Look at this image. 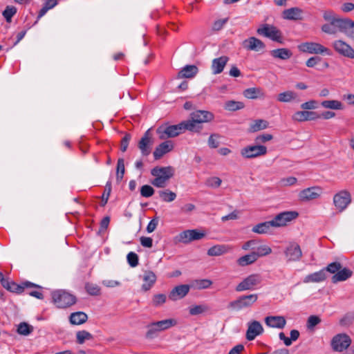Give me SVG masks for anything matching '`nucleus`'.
Returning a JSON list of instances; mask_svg holds the SVG:
<instances>
[{
  "mask_svg": "<svg viewBox=\"0 0 354 354\" xmlns=\"http://www.w3.org/2000/svg\"><path fill=\"white\" fill-rule=\"evenodd\" d=\"M317 102L315 100H310L301 104V108L304 110L315 109L317 107Z\"/></svg>",
  "mask_w": 354,
  "mask_h": 354,
  "instance_id": "64",
  "label": "nucleus"
},
{
  "mask_svg": "<svg viewBox=\"0 0 354 354\" xmlns=\"http://www.w3.org/2000/svg\"><path fill=\"white\" fill-rule=\"evenodd\" d=\"M351 339L346 334H338L331 341V346L335 351L342 352L346 350L351 344Z\"/></svg>",
  "mask_w": 354,
  "mask_h": 354,
  "instance_id": "13",
  "label": "nucleus"
},
{
  "mask_svg": "<svg viewBox=\"0 0 354 354\" xmlns=\"http://www.w3.org/2000/svg\"><path fill=\"white\" fill-rule=\"evenodd\" d=\"M244 106L243 102L234 100H228L225 102L224 105L225 109L230 111H236L243 109Z\"/></svg>",
  "mask_w": 354,
  "mask_h": 354,
  "instance_id": "41",
  "label": "nucleus"
},
{
  "mask_svg": "<svg viewBox=\"0 0 354 354\" xmlns=\"http://www.w3.org/2000/svg\"><path fill=\"white\" fill-rule=\"evenodd\" d=\"M266 324L272 328L282 329L286 324V320L283 316H268L265 319Z\"/></svg>",
  "mask_w": 354,
  "mask_h": 354,
  "instance_id": "24",
  "label": "nucleus"
},
{
  "mask_svg": "<svg viewBox=\"0 0 354 354\" xmlns=\"http://www.w3.org/2000/svg\"><path fill=\"white\" fill-rule=\"evenodd\" d=\"M268 127V122L259 119L254 121L252 124L250 126V132H256L260 130L266 129Z\"/></svg>",
  "mask_w": 354,
  "mask_h": 354,
  "instance_id": "38",
  "label": "nucleus"
},
{
  "mask_svg": "<svg viewBox=\"0 0 354 354\" xmlns=\"http://www.w3.org/2000/svg\"><path fill=\"white\" fill-rule=\"evenodd\" d=\"M190 286L182 284L175 286L169 294V299L171 301H177L184 298L189 292Z\"/></svg>",
  "mask_w": 354,
  "mask_h": 354,
  "instance_id": "18",
  "label": "nucleus"
},
{
  "mask_svg": "<svg viewBox=\"0 0 354 354\" xmlns=\"http://www.w3.org/2000/svg\"><path fill=\"white\" fill-rule=\"evenodd\" d=\"M176 324V321L174 319L151 322L146 326L147 332L145 337L147 339H153L156 338L160 332L169 329Z\"/></svg>",
  "mask_w": 354,
  "mask_h": 354,
  "instance_id": "2",
  "label": "nucleus"
},
{
  "mask_svg": "<svg viewBox=\"0 0 354 354\" xmlns=\"http://www.w3.org/2000/svg\"><path fill=\"white\" fill-rule=\"evenodd\" d=\"M152 145V134L151 133V129H149L145 131V133L138 142V147L140 150L142 156H147L151 153Z\"/></svg>",
  "mask_w": 354,
  "mask_h": 354,
  "instance_id": "12",
  "label": "nucleus"
},
{
  "mask_svg": "<svg viewBox=\"0 0 354 354\" xmlns=\"http://www.w3.org/2000/svg\"><path fill=\"white\" fill-rule=\"evenodd\" d=\"M243 46L248 50L261 51L266 48V44L255 37H249L243 41Z\"/></svg>",
  "mask_w": 354,
  "mask_h": 354,
  "instance_id": "17",
  "label": "nucleus"
},
{
  "mask_svg": "<svg viewBox=\"0 0 354 354\" xmlns=\"http://www.w3.org/2000/svg\"><path fill=\"white\" fill-rule=\"evenodd\" d=\"M154 192V189L149 185H145L140 188V194L142 197L149 198L153 195Z\"/></svg>",
  "mask_w": 354,
  "mask_h": 354,
  "instance_id": "53",
  "label": "nucleus"
},
{
  "mask_svg": "<svg viewBox=\"0 0 354 354\" xmlns=\"http://www.w3.org/2000/svg\"><path fill=\"white\" fill-rule=\"evenodd\" d=\"M190 118L195 120L199 124L209 122L214 118V114L207 111L197 110L190 114Z\"/></svg>",
  "mask_w": 354,
  "mask_h": 354,
  "instance_id": "20",
  "label": "nucleus"
},
{
  "mask_svg": "<svg viewBox=\"0 0 354 354\" xmlns=\"http://www.w3.org/2000/svg\"><path fill=\"white\" fill-rule=\"evenodd\" d=\"M303 12L301 8L294 7L283 10L282 16L283 19L288 20H301L303 19Z\"/></svg>",
  "mask_w": 354,
  "mask_h": 354,
  "instance_id": "26",
  "label": "nucleus"
},
{
  "mask_svg": "<svg viewBox=\"0 0 354 354\" xmlns=\"http://www.w3.org/2000/svg\"><path fill=\"white\" fill-rule=\"evenodd\" d=\"M261 279L259 274H252L245 278L236 286V291L241 292L244 290H252L253 288L259 284Z\"/></svg>",
  "mask_w": 354,
  "mask_h": 354,
  "instance_id": "11",
  "label": "nucleus"
},
{
  "mask_svg": "<svg viewBox=\"0 0 354 354\" xmlns=\"http://www.w3.org/2000/svg\"><path fill=\"white\" fill-rule=\"evenodd\" d=\"M286 257L289 261H299L301 256L302 252L300 246L296 243H290L285 251Z\"/></svg>",
  "mask_w": 354,
  "mask_h": 354,
  "instance_id": "21",
  "label": "nucleus"
},
{
  "mask_svg": "<svg viewBox=\"0 0 354 354\" xmlns=\"http://www.w3.org/2000/svg\"><path fill=\"white\" fill-rule=\"evenodd\" d=\"M77 343L82 344L85 340L93 339V335L86 330H80L76 333Z\"/></svg>",
  "mask_w": 354,
  "mask_h": 354,
  "instance_id": "45",
  "label": "nucleus"
},
{
  "mask_svg": "<svg viewBox=\"0 0 354 354\" xmlns=\"http://www.w3.org/2000/svg\"><path fill=\"white\" fill-rule=\"evenodd\" d=\"M326 279V273L325 270H321L318 272L308 274L304 279V283H319Z\"/></svg>",
  "mask_w": 354,
  "mask_h": 354,
  "instance_id": "31",
  "label": "nucleus"
},
{
  "mask_svg": "<svg viewBox=\"0 0 354 354\" xmlns=\"http://www.w3.org/2000/svg\"><path fill=\"white\" fill-rule=\"evenodd\" d=\"M270 223L271 221L258 223L252 227V231L259 234H266L272 227V225H271L272 223Z\"/></svg>",
  "mask_w": 354,
  "mask_h": 354,
  "instance_id": "37",
  "label": "nucleus"
},
{
  "mask_svg": "<svg viewBox=\"0 0 354 354\" xmlns=\"http://www.w3.org/2000/svg\"><path fill=\"white\" fill-rule=\"evenodd\" d=\"M322 322L319 317L317 315H310L307 320L306 326L308 329L313 330L315 326Z\"/></svg>",
  "mask_w": 354,
  "mask_h": 354,
  "instance_id": "52",
  "label": "nucleus"
},
{
  "mask_svg": "<svg viewBox=\"0 0 354 354\" xmlns=\"http://www.w3.org/2000/svg\"><path fill=\"white\" fill-rule=\"evenodd\" d=\"M156 133L160 140H165L169 138V135H167L166 126L165 125L160 126L156 129Z\"/></svg>",
  "mask_w": 354,
  "mask_h": 354,
  "instance_id": "63",
  "label": "nucleus"
},
{
  "mask_svg": "<svg viewBox=\"0 0 354 354\" xmlns=\"http://www.w3.org/2000/svg\"><path fill=\"white\" fill-rule=\"evenodd\" d=\"M85 290L88 294L92 296H97L100 295V288L94 283H86L85 284Z\"/></svg>",
  "mask_w": 354,
  "mask_h": 354,
  "instance_id": "48",
  "label": "nucleus"
},
{
  "mask_svg": "<svg viewBox=\"0 0 354 354\" xmlns=\"http://www.w3.org/2000/svg\"><path fill=\"white\" fill-rule=\"evenodd\" d=\"M33 331V326L26 323L21 322L17 328V333L23 335H28Z\"/></svg>",
  "mask_w": 354,
  "mask_h": 354,
  "instance_id": "46",
  "label": "nucleus"
},
{
  "mask_svg": "<svg viewBox=\"0 0 354 354\" xmlns=\"http://www.w3.org/2000/svg\"><path fill=\"white\" fill-rule=\"evenodd\" d=\"M258 259V255L256 254L255 252H252L250 254H245L236 261L237 263L240 266H246L254 263Z\"/></svg>",
  "mask_w": 354,
  "mask_h": 354,
  "instance_id": "34",
  "label": "nucleus"
},
{
  "mask_svg": "<svg viewBox=\"0 0 354 354\" xmlns=\"http://www.w3.org/2000/svg\"><path fill=\"white\" fill-rule=\"evenodd\" d=\"M322 30L329 35H335L337 32H339L337 26L335 25H332L330 22L329 24H325L322 26Z\"/></svg>",
  "mask_w": 354,
  "mask_h": 354,
  "instance_id": "55",
  "label": "nucleus"
},
{
  "mask_svg": "<svg viewBox=\"0 0 354 354\" xmlns=\"http://www.w3.org/2000/svg\"><path fill=\"white\" fill-rule=\"evenodd\" d=\"M220 135L218 133H212L210 135L208 139V145L210 148L216 149L217 148L219 145L220 142L218 140V139L220 138Z\"/></svg>",
  "mask_w": 354,
  "mask_h": 354,
  "instance_id": "54",
  "label": "nucleus"
},
{
  "mask_svg": "<svg viewBox=\"0 0 354 354\" xmlns=\"http://www.w3.org/2000/svg\"><path fill=\"white\" fill-rule=\"evenodd\" d=\"M175 169L171 166H156L151 170V174L155 177L151 180V185L158 188H164L169 180L174 176Z\"/></svg>",
  "mask_w": 354,
  "mask_h": 354,
  "instance_id": "1",
  "label": "nucleus"
},
{
  "mask_svg": "<svg viewBox=\"0 0 354 354\" xmlns=\"http://www.w3.org/2000/svg\"><path fill=\"white\" fill-rule=\"evenodd\" d=\"M196 286L200 289L207 288L211 286L212 284V281L209 279H199L196 280L195 281Z\"/></svg>",
  "mask_w": 354,
  "mask_h": 354,
  "instance_id": "61",
  "label": "nucleus"
},
{
  "mask_svg": "<svg viewBox=\"0 0 354 354\" xmlns=\"http://www.w3.org/2000/svg\"><path fill=\"white\" fill-rule=\"evenodd\" d=\"M53 302L59 308H66L77 302L75 296L65 290H58L52 292Z\"/></svg>",
  "mask_w": 354,
  "mask_h": 354,
  "instance_id": "3",
  "label": "nucleus"
},
{
  "mask_svg": "<svg viewBox=\"0 0 354 354\" xmlns=\"http://www.w3.org/2000/svg\"><path fill=\"white\" fill-rule=\"evenodd\" d=\"M296 97L295 94L292 91H286L281 93L278 95L277 100L279 102H288L295 99Z\"/></svg>",
  "mask_w": 354,
  "mask_h": 354,
  "instance_id": "49",
  "label": "nucleus"
},
{
  "mask_svg": "<svg viewBox=\"0 0 354 354\" xmlns=\"http://www.w3.org/2000/svg\"><path fill=\"white\" fill-rule=\"evenodd\" d=\"M142 280L144 281L142 289L144 291H147L151 289V288L153 286L156 281V276L153 272L151 270H146L144 272V274L142 277Z\"/></svg>",
  "mask_w": 354,
  "mask_h": 354,
  "instance_id": "27",
  "label": "nucleus"
},
{
  "mask_svg": "<svg viewBox=\"0 0 354 354\" xmlns=\"http://www.w3.org/2000/svg\"><path fill=\"white\" fill-rule=\"evenodd\" d=\"M339 32L354 41V21L349 18H344L339 28Z\"/></svg>",
  "mask_w": 354,
  "mask_h": 354,
  "instance_id": "23",
  "label": "nucleus"
},
{
  "mask_svg": "<svg viewBox=\"0 0 354 354\" xmlns=\"http://www.w3.org/2000/svg\"><path fill=\"white\" fill-rule=\"evenodd\" d=\"M261 94V90L259 88L252 87L245 89L243 91V95L248 99H256Z\"/></svg>",
  "mask_w": 354,
  "mask_h": 354,
  "instance_id": "44",
  "label": "nucleus"
},
{
  "mask_svg": "<svg viewBox=\"0 0 354 354\" xmlns=\"http://www.w3.org/2000/svg\"><path fill=\"white\" fill-rule=\"evenodd\" d=\"M111 192V183L110 181L107 182L105 185L104 192L102 196V201L101 206L104 207L108 202L110 194Z\"/></svg>",
  "mask_w": 354,
  "mask_h": 354,
  "instance_id": "51",
  "label": "nucleus"
},
{
  "mask_svg": "<svg viewBox=\"0 0 354 354\" xmlns=\"http://www.w3.org/2000/svg\"><path fill=\"white\" fill-rule=\"evenodd\" d=\"M321 118L320 114L315 111H311L308 110L297 111L292 115V120L297 122H305L308 120H315Z\"/></svg>",
  "mask_w": 354,
  "mask_h": 354,
  "instance_id": "19",
  "label": "nucleus"
},
{
  "mask_svg": "<svg viewBox=\"0 0 354 354\" xmlns=\"http://www.w3.org/2000/svg\"><path fill=\"white\" fill-rule=\"evenodd\" d=\"M17 8L14 6H8L3 12V16L7 22H11L12 17L16 14Z\"/></svg>",
  "mask_w": 354,
  "mask_h": 354,
  "instance_id": "50",
  "label": "nucleus"
},
{
  "mask_svg": "<svg viewBox=\"0 0 354 354\" xmlns=\"http://www.w3.org/2000/svg\"><path fill=\"white\" fill-rule=\"evenodd\" d=\"M229 60V57L227 56H221L218 58H215L212 62V71L214 75L220 74L223 72L225 65Z\"/></svg>",
  "mask_w": 354,
  "mask_h": 354,
  "instance_id": "25",
  "label": "nucleus"
},
{
  "mask_svg": "<svg viewBox=\"0 0 354 354\" xmlns=\"http://www.w3.org/2000/svg\"><path fill=\"white\" fill-rule=\"evenodd\" d=\"M222 180L220 178L213 176L207 178L205 182V185L209 187L217 188L220 187Z\"/></svg>",
  "mask_w": 354,
  "mask_h": 354,
  "instance_id": "56",
  "label": "nucleus"
},
{
  "mask_svg": "<svg viewBox=\"0 0 354 354\" xmlns=\"http://www.w3.org/2000/svg\"><path fill=\"white\" fill-rule=\"evenodd\" d=\"M272 252V250L267 245H263L257 248V252H255L256 254L258 255V259L261 257L268 255Z\"/></svg>",
  "mask_w": 354,
  "mask_h": 354,
  "instance_id": "60",
  "label": "nucleus"
},
{
  "mask_svg": "<svg viewBox=\"0 0 354 354\" xmlns=\"http://www.w3.org/2000/svg\"><path fill=\"white\" fill-rule=\"evenodd\" d=\"M333 47L339 55L351 59L354 58V49L346 41L336 40L333 43Z\"/></svg>",
  "mask_w": 354,
  "mask_h": 354,
  "instance_id": "14",
  "label": "nucleus"
},
{
  "mask_svg": "<svg viewBox=\"0 0 354 354\" xmlns=\"http://www.w3.org/2000/svg\"><path fill=\"white\" fill-rule=\"evenodd\" d=\"M209 310V307L206 305H196L191 306L189 308V313L191 315H197L202 314Z\"/></svg>",
  "mask_w": 354,
  "mask_h": 354,
  "instance_id": "47",
  "label": "nucleus"
},
{
  "mask_svg": "<svg viewBox=\"0 0 354 354\" xmlns=\"http://www.w3.org/2000/svg\"><path fill=\"white\" fill-rule=\"evenodd\" d=\"M166 129L169 138L176 137L183 132L180 123L176 125L166 126Z\"/></svg>",
  "mask_w": 354,
  "mask_h": 354,
  "instance_id": "42",
  "label": "nucleus"
},
{
  "mask_svg": "<svg viewBox=\"0 0 354 354\" xmlns=\"http://www.w3.org/2000/svg\"><path fill=\"white\" fill-rule=\"evenodd\" d=\"M205 234L198 230H187L180 232L174 238L176 243H189L192 241L202 239Z\"/></svg>",
  "mask_w": 354,
  "mask_h": 354,
  "instance_id": "6",
  "label": "nucleus"
},
{
  "mask_svg": "<svg viewBox=\"0 0 354 354\" xmlns=\"http://www.w3.org/2000/svg\"><path fill=\"white\" fill-rule=\"evenodd\" d=\"M352 274L353 272L350 269L347 268H344L343 269L341 268L332 277L331 281L333 283H336L339 281H344L349 279Z\"/></svg>",
  "mask_w": 354,
  "mask_h": 354,
  "instance_id": "32",
  "label": "nucleus"
},
{
  "mask_svg": "<svg viewBox=\"0 0 354 354\" xmlns=\"http://www.w3.org/2000/svg\"><path fill=\"white\" fill-rule=\"evenodd\" d=\"M299 214L296 211H285L277 214L272 220L271 225L273 227H280L286 226L289 222L296 219Z\"/></svg>",
  "mask_w": 354,
  "mask_h": 354,
  "instance_id": "7",
  "label": "nucleus"
},
{
  "mask_svg": "<svg viewBox=\"0 0 354 354\" xmlns=\"http://www.w3.org/2000/svg\"><path fill=\"white\" fill-rule=\"evenodd\" d=\"M174 149V144L171 140H166L158 145L153 154L155 160L160 159L165 154Z\"/></svg>",
  "mask_w": 354,
  "mask_h": 354,
  "instance_id": "22",
  "label": "nucleus"
},
{
  "mask_svg": "<svg viewBox=\"0 0 354 354\" xmlns=\"http://www.w3.org/2000/svg\"><path fill=\"white\" fill-rule=\"evenodd\" d=\"M321 188L319 187H311L303 189L299 194V198L302 202L316 199L321 194Z\"/></svg>",
  "mask_w": 354,
  "mask_h": 354,
  "instance_id": "15",
  "label": "nucleus"
},
{
  "mask_svg": "<svg viewBox=\"0 0 354 354\" xmlns=\"http://www.w3.org/2000/svg\"><path fill=\"white\" fill-rule=\"evenodd\" d=\"M300 51L312 54H326L331 55V50L319 43L306 42L298 46Z\"/></svg>",
  "mask_w": 354,
  "mask_h": 354,
  "instance_id": "9",
  "label": "nucleus"
},
{
  "mask_svg": "<svg viewBox=\"0 0 354 354\" xmlns=\"http://www.w3.org/2000/svg\"><path fill=\"white\" fill-rule=\"evenodd\" d=\"M263 328L261 323L258 321L254 320L248 323V328L246 331V339L248 341L254 340L257 336L262 334Z\"/></svg>",
  "mask_w": 354,
  "mask_h": 354,
  "instance_id": "16",
  "label": "nucleus"
},
{
  "mask_svg": "<svg viewBox=\"0 0 354 354\" xmlns=\"http://www.w3.org/2000/svg\"><path fill=\"white\" fill-rule=\"evenodd\" d=\"M127 262L131 267L134 268L138 265L139 258L136 253H135L133 252H130L127 254Z\"/></svg>",
  "mask_w": 354,
  "mask_h": 354,
  "instance_id": "57",
  "label": "nucleus"
},
{
  "mask_svg": "<svg viewBox=\"0 0 354 354\" xmlns=\"http://www.w3.org/2000/svg\"><path fill=\"white\" fill-rule=\"evenodd\" d=\"M258 299L257 294L242 295L229 303L228 308L236 310H240L252 306Z\"/></svg>",
  "mask_w": 354,
  "mask_h": 354,
  "instance_id": "5",
  "label": "nucleus"
},
{
  "mask_svg": "<svg viewBox=\"0 0 354 354\" xmlns=\"http://www.w3.org/2000/svg\"><path fill=\"white\" fill-rule=\"evenodd\" d=\"M351 201V194L346 189L339 191L333 196V204L339 212L345 210Z\"/></svg>",
  "mask_w": 354,
  "mask_h": 354,
  "instance_id": "8",
  "label": "nucleus"
},
{
  "mask_svg": "<svg viewBox=\"0 0 354 354\" xmlns=\"http://www.w3.org/2000/svg\"><path fill=\"white\" fill-rule=\"evenodd\" d=\"M323 17L324 20L330 22L332 25L337 26L338 28L344 19V18L337 17L332 10L325 11Z\"/></svg>",
  "mask_w": 354,
  "mask_h": 354,
  "instance_id": "35",
  "label": "nucleus"
},
{
  "mask_svg": "<svg viewBox=\"0 0 354 354\" xmlns=\"http://www.w3.org/2000/svg\"><path fill=\"white\" fill-rule=\"evenodd\" d=\"M267 153V147L263 145H249L241 150V155L247 159L254 158Z\"/></svg>",
  "mask_w": 354,
  "mask_h": 354,
  "instance_id": "10",
  "label": "nucleus"
},
{
  "mask_svg": "<svg viewBox=\"0 0 354 354\" xmlns=\"http://www.w3.org/2000/svg\"><path fill=\"white\" fill-rule=\"evenodd\" d=\"M158 194L162 201L167 203L172 202L176 198V193L169 189L160 190Z\"/></svg>",
  "mask_w": 354,
  "mask_h": 354,
  "instance_id": "40",
  "label": "nucleus"
},
{
  "mask_svg": "<svg viewBox=\"0 0 354 354\" xmlns=\"http://www.w3.org/2000/svg\"><path fill=\"white\" fill-rule=\"evenodd\" d=\"M167 297L165 294H157L153 297L152 303L154 306H158L165 303Z\"/></svg>",
  "mask_w": 354,
  "mask_h": 354,
  "instance_id": "59",
  "label": "nucleus"
},
{
  "mask_svg": "<svg viewBox=\"0 0 354 354\" xmlns=\"http://www.w3.org/2000/svg\"><path fill=\"white\" fill-rule=\"evenodd\" d=\"M342 268V265L339 262H333L329 263L324 269L326 272H328L332 274H336Z\"/></svg>",
  "mask_w": 354,
  "mask_h": 354,
  "instance_id": "58",
  "label": "nucleus"
},
{
  "mask_svg": "<svg viewBox=\"0 0 354 354\" xmlns=\"http://www.w3.org/2000/svg\"><path fill=\"white\" fill-rule=\"evenodd\" d=\"M88 320V315L86 313L77 311L71 314L69 317V322L73 325H80Z\"/></svg>",
  "mask_w": 354,
  "mask_h": 354,
  "instance_id": "33",
  "label": "nucleus"
},
{
  "mask_svg": "<svg viewBox=\"0 0 354 354\" xmlns=\"http://www.w3.org/2000/svg\"><path fill=\"white\" fill-rule=\"evenodd\" d=\"M257 33L267 38L270 39L272 41L282 44L283 36L281 31L276 26L269 24H263L257 30Z\"/></svg>",
  "mask_w": 354,
  "mask_h": 354,
  "instance_id": "4",
  "label": "nucleus"
},
{
  "mask_svg": "<svg viewBox=\"0 0 354 354\" xmlns=\"http://www.w3.org/2000/svg\"><path fill=\"white\" fill-rule=\"evenodd\" d=\"M271 55L274 58L283 60L288 59L292 55V52L288 48H278L270 51Z\"/></svg>",
  "mask_w": 354,
  "mask_h": 354,
  "instance_id": "36",
  "label": "nucleus"
},
{
  "mask_svg": "<svg viewBox=\"0 0 354 354\" xmlns=\"http://www.w3.org/2000/svg\"><path fill=\"white\" fill-rule=\"evenodd\" d=\"M321 105L326 109H334V110H342L343 104L340 101L338 100H324L322 102Z\"/></svg>",
  "mask_w": 354,
  "mask_h": 354,
  "instance_id": "39",
  "label": "nucleus"
},
{
  "mask_svg": "<svg viewBox=\"0 0 354 354\" xmlns=\"http://www.w3.org/2000/svg\"><path fill=\"white\" fill-rule=\"evenodd\" d=\"M198 72V68L195 65H186L178 73V78H192Z\"/></svg>",
  "mask_w": 354,
  "mask_h": 354,
  "instance_id": "29",
  "label": "nucleus"
},
{
  "mask_svg": "<svg viewBox=\"0 0 354 354\" xmlns=\"http://www.w3.org/2000/svg\"><path fill=\"white\" fill-rule=\"evenodd\" d=\"M232 250V248L227 245H215L207 250V255L210 257H217L227 253Z\"/></svg>",
  "mask_w": 354,
  "mask_h": 354,
  "instance_id": "30",
  "label": "nucleus"
},
{
  "mask_svg": "<svg viewBox=\"0 0 354 354\" xmlns=\"http://www.w3.org/2000/svg\"><path fill=\"white\" fill-rule=\"evenodd\" d=\"M183 131L188 130L194 133H200L203 129L202 124H199L197 122H195L194 119L190 118L189 120H185L180 122Z\"/></svg>",
  "mask_w": 354,
  "mask_h": 354,
  "instance_id": "28",
  "label": "nucleus"
},
{
  "mask_svg": "<svg viewBox=\"0 0 354 354\" xmlns=\"http://www.w3.org/2000/svg\"><path fill=\"white\" fill-rule=\"evenodd\" d=\"M125 167H124V160L123 158H119L117 162V168H116V180L120 183L124 174Z\"/></svg>",
  "mask_w": 354,
  "mask_h": 354,
  "instance_id": "43",
  "label": "nucleus"
},
{
  "mask_svg": "<svg viewBox=\"0 0 354 354\" xmlns=\"http://www.w3.org/2000/svg\"><path fill=\"white\" fill-rule=\"evenodd\" d=\"M131 136L129 133H126L121 140L120 150L125 152L128 148L129 141Z\"/></svg>",
  "mask_w": 354,
  "mask_h": 354,
  "instance_id": "62",
  "label": "nucleus"
}]
</instances>
